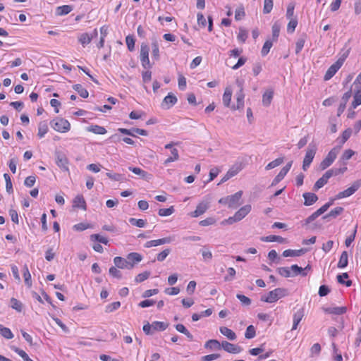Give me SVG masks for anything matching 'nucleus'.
I'll return each instance as SVG.
<instances>
[{
  "instance_id": "c85d7f7f",
  "label": "nucleus",
  "mask_w": 361,
  "mask_h": 361,
  "mask_svg": "<svg viewBox=\"0 0 361 361\" xmlns=\"http://www.w3.org/2000/svg\"><path fill=\"white\" fill-rule=\"evenodd\" d=\"M348 252H347V251H343L341 255L337 267L339 269H343L348 266Z\"/></svg>"
},
{
  "instance_id": "f3484780",
  "label": "nucleus",
  "mask_w": 361,
  "mask_h": 361,
  "mask_svg": "<svg viewBox=\"0 0 361 361\" xmlns=\"http://www.w3.org/2000/svg\"><path fill=\"white\" fill-rule=\"evenodd\" d=\"M302 197L305 200L304 204L305 206L312 205L318 200L317 195L313 192H305Z\"/></svg>"
},
{
  "instance_id": "6ab92c4d",
  "label": "nucleus",
  "mask_w": 361,
  "mask_h": 361,
  "mask_svg": "<svg viewBox=\"0 0 361 361\" xmlns=\"http://www.w3.org/2000/svg\"><path fill=\"white\" fill-rule=\"evenodd\" d=\"M322 309L326 313L336 315L343 314L347 311V308L345 307H323Z\"/></svg>"
},
{
  "instance_id": "2eb2a0df",
  "label": "nucleus",
  "mask_w": 361,
  "mask_h": 361,
  "mask_svg": "<svg viewBox=\"0 0 361 361\" xmlns=\"http://www.w3.org/2000/svg\"><path fill=\"white\" fill-rule=\"evenodd\" d=\"M346 171H347V167L346 166L331 169H329V170L326 171L325 172V173L323 175V176L329 180V179L331 177L336 176H338L339 174H342V173H343Z\"/></svg>"
},
{
  "instance_id": "ea45409f",
  "label": "nucleus",
  "mask_w": 361,
  "mask_h": 361,
  "mask_svg": "<svg viewBox=\"0 0 361 361\" xmlns=\"http://www.w3.org/2000/svg\"><path fill=\"white\" fill-rule=\"evenodd\" d=\"M127 259L135 265L142 261V257L137 252H130L127 255Z\"/></svg>"
},
{
  "instance_id": "864d4df0",
  "label": "nucleus",
  "mask_w": 361,
  "mask_h": 361,
  "mask_svg": "<svg viewBox=\"0 0 361 361\" xmlns=\"http://www.w3.org/2000/svg\"><path fill=\"white\" fill-rule=\"evenodd\" d=\"M289 20L290 21L287 25V31L289 33H293L295 31V27L298 25V19L296 17H295L294 18H291Z\"/></svg>"
},
{
  "instance_id": "6e6d98bb",
  "label": "nucleus",
  "mask_w": 361,
  "mask_h": 361,
  "mask_svg": "<svg viewBox=\"0 0 361 361\" xmlns=\"http://www.w3.org/2000/svg\"><path fill=\"white\" fill-rule=\"evenodd\" d=\"M256 335V331L254 326L250 325L247 327L246 331L245 333V337L247 339H251L254 338Z\"/></svg>"
},
{
  "instance_id": "7c9ffc66",
  "label": "nucleus",
  "mask_w": 361,
  "mask_h": 361,
  "mask_svg": "<svg viewBox=\"0 0 361 361\" xmlns=\"http://www.w3.org/2000/svg\"><path fill=\"white\" fill-rule=\"evenodd\" d=\"M274 92L272 90L266 91L262 96V104L264 106H269L272 101Z\"/></svg>"
},
{
  "instance_id": "69168bd1",
  "label": "nucleus",
  "mask_w": 361,
  "mask_h": 361,
  "mask_svg": "<svg viewBox=\"0 0 361 361\" xmlns=\"http://www.w3.org/2000/svg\"><path fill=\"white\" fill-rule=\"evenodd\" d=\"M245 16L244 7L243 6H239L235 12V19L236 20H240Z\"/></svg>"
},
{
  "instance_id": "4c0bfd02",
  "label": "nucleus",
  "mask_w": 361,
  "mask_h": 361,
  "mask_svg": "<svg viewBox=\"0 0 361 361\" xmlns=\"http://www.w3.org/2000/svg\"><path fill=\"white\" fill-rule=\"evenodd\" d=\"M171 156L167 158L164 161V165H168L171 162L176 161L179 159L178 151L176 148H173L171 150Z\"/></svg>"
},
{
  "instance_id": "37998d69",
  "label": "nucleus",
  "mask_w": 361,
  "mask_h": 361,
  "mask_svg": "<svg viewBox=\"0 0 361 361\" xmlns=\"http://www.w3.org/2000/svg\"><path fill=\"white\" fill-rule=\"evenodd\" d=\"M48 131V126L46 121H42L38 126V133L37 135L39 137H42Z\"/></svg>"
},
{
  "instance_id": "f8f14e48",
  "label": "nucleus",
  "mask_w": 361,
  "mask_h": 361,
  "mask_svg": "<svg viewBox=\"0 0 361 361\" xmlns=\"http://www.w3.org/2000/svg\"><path fill=\"white\" fill-rule=\"evenodd\" d=\"M209 208V203L207 202H201L197 204L195 211L191 212L192 217H197L203 214Z\"/></svg>"
},
{
  "instance_id": "79ce46f5",
  "label": "nucleus",
  "mask_w": 361,
  "mask_h": 361,
  "mask_svg": "<svg viewBox=\"0 0 361 361\" xmlns=\"http://www.w3.org/2000/svg\"><path fill=\"white\" fill-rule=\"evenodd\" d=\"M73 88L80 94L82 98H87L89 93L87 90L82 87L80 84H76L73 86Z\"/></svg>"
},
{
  "instance_id": "de8ad7c7",
  "label": "nucleus",
  "mask_w": 361,
  "mask_h": 361,
  "mask_svg": "<svg viewBox=\"0 0 361 361\" xmlns=\"http://www.w3.org/2000/svg\"><path fill=\"white\" fill-rule=\"evenodd\" d=\"M11 349L19 356H20L24 361H33L29 357L28 355L23 350H21L16 346H12Z\"/></svg>"
},
{
  "instance_id": "4468645a",
  "label": "nucleus",
  "mask_w": 361,
  "mask_h": 361,
  "mask_svg": "<svg viewBox=\"0 0 361 361\" xmlns=\"http://www.w3.org/2000/svg\"><path fill=\"white\" fill-rule=\"evenodd\" d=\"M243 192L241 190L238 191L234 195L228 196V207L235 208L238 206V202L241 198Z\"/></svg>"
},
{
  "instance_id": "13d9d810",
  "label": "nucleus",
  "mask_w": 361,
  "mask_h": 361,
  "mask_svg": "<svg viewBox=\"0 0 361 361\" xmlns=\"http://www.w3.org/2000/svg\"><path fill=\"white\" fill-rule=\"evenodd\" d=\"M91 41L92 39L90 37V34L87 32L81 34L79 37V42L83 47L88 44Z\"/></svg>"
},
{
  "instance_id": "09e8293b",
  "label": "nucleus",
  "mask_w": 361,
  "mask_h": 361,
  "mask_svg": "<svg viewBox=\"0 0 361 361\" xmlns=\"http://www.w3.org/2000/svg\"><path fill=\"white\" fill-rule=\"evenodd\" d=\"M10 302H11V307L13 309L16 310L18 312H22L23 305V303L20 301H19L16 298H12L11 299Z\"/></svg>"
},
{
  "instance_id": "cd10ccee",
  "label": "nucleus",
  "mask_w": 361,
  "mask_h": 361,
  "mask_svg": "<svg viewBox=\"0 0 361 361\" xmlns=\"http://www.w3.org/2000/svg\"><path fill=\"white\" fill-rule=\"evenodd\" d=\"M351 134L352 129L347 128L343 132L341 137L337 138V142L338 143L337 145H341V149L342 148L343 145L350 138Z\"/></svg>"
},
{
  "instance_id": "9b49d317",
  "label": "nucleus",
  "mask_w": 361,
  "mask_h": 361,
  "mask_svg": "<svg viewBox=\"0 0 361 361\" xmlns=\"http://www.w3.org/2000/svg\"><path fill=\"white\" fill-rule=\"evenodd\" d=\"M351 96H352V90L350 89L342 97L341 104H340V105L338 106V114H337V115L338 116H340L341 114H343V112L345 109L346 104L348 102L349 99L351 97Z\"/></svg>"
},
{
  "instance_id": "a19ab883",
  "label": "nucleus",
  "mask_w": 361,
  "mask_h": 361,
  "mask_svg": "<svg viewBox=\"0 0 361 361\" xmlns=\"http://www.w3.org/2000/svg\"><path fill=\"white\" fill-rule=\"evenodd\" d=\"M283 161H284V157H279V158L276 159L275 160L269 163L265 166V169L268 171V170L274 169V168L279 166V165H281V164H283Z\"/></svg>"
},
{
  "instance_id": "58836bf2",
  "label": "nucleus",
  "mask_w": 361,
  "mask_h": 361,
  "mask_svg": "<svg viewBox=\"0 0 361 361\" xmlns=\"http://www.w3.org/2000/svg\"><path fill=\"white\" fill-rule=\"evenodd\" d=\"M290 271H291V276H295L299 274L302 275V276H305L307 275V273L305 271H303V269L300 267H298L297 264H293L290 267Z\"/></svg>"
},
{
  "instance_id": "338daca9",
  "label": "nucleus",
  "mask_w": 361,
  "mask_h": 361,
  "mask_svg": "<svg viewBox=\"0 0 361 361\" xmlns=\"http://www.w3.org/2000/svg\"><path fill=\"white\" fill-rule=\"evenodd\" d=\"M150 276V272L148 271H144L142 273L139 274L135 279V281L137 283H141L146 279H147Z\"/></svg>"
},
{
  "instance_id": "9d476101",
  "label": "nucleus",
  "mask_w": 361,
  "mask_h": 361,
  "mask_svg": "<svg viewBox=\"0 0 361 361\" xmlns=\"http://www.w3.org/2000/svg\"><path fill=\"white\" fill-rule=\"evenodd\" d=\"M56 163L59 167L64 171H68V159L65 154L60 152H56Z\"/></svg>"
},
{
  "instance_id": "bb28decb",
  "label": "nucleus",
  "mask_w": 361,
  "mask_h": 361,
  "mask_svg": "<svg viewBox=\"0 0 361 361\" xmlns=\"http://www.w3.org/2000/svg\"><path fill=\"white\" fill-rule=\"evenodd\" d=\"M152 56L156 61H159L160 59L159 42L156 37L152 38Z\"/></svg>"
},
{
  "instance_id": "2f4dec72",
  "label": "nucleus",
  "mask_w": 361,
  "mask_h": 361,
  "mask_svg": "<svg viewBox=\"0 0 361 361\" xmlns=\"http://www.w3.org/2000/svg\"><path fill=\"white\" fill-rule=\"evenodd\" d=\"M73 10V7L70 5H63L58 6L56 10V14L57 16H64L71 13Z\"/></svg>"
},
{
  "instance_id": "a18cd8bd",
  "label": "nucleus",
  "mask_w": 361,
  "mask_h": 361,
  "mask_svg": "<svg viewBox=\"0 0 361 361\" xmlns=\"http://www.w3.org/2000/svg\"><path fill=\"white\" fill-rule=\"evenodd\" d=\"M127 258L124 259L121 257H116L114 259V263L116 267L118 269H126Z\"/></svg>"
},
{
  "instance_id": "e433bc0d",
  "label": "nucleus",
  "mask_w": 361,
  "mask_h": 361,
  "mask_svg": "<svg viewBox=\"0 0 361 361\" xmlns=\"http://www.w3.org/2000/svg\"><path fill=\"white\" fill-rule=\"evenodd\" d=\"M231 97H232V91L231 88L226 87L225 89L224 95H223V103L224 106L228 107L230 106V103L231 101Z\"/></svg>"
},
{
  "instance_id": "5701e85b",
  "label": "nucleus",
  "mask_w": 361,
  "mask_h": 361,
  "mask_svg": "<svg viewBox=\"0 0 361 361\" xmlns=\"http://www.w3.org/2000/svg\"><path fill=\"white\" fill-rule=\"evenodd\" d=\"M307 252V250L305 248H301L300 250H286L283 252V256L285 257H298L303 255Z\"/></svg>"
},
{
  "instance_id": "0e129e2a",
  "label": "nucleus",
  "mask_w": 361,
  "mask_h": 361,
  "mask_svg": "<svg viewBox=\"0 0 361 361\" xmlns=\"http://www.w3.org/2000/svg\"><path fill=\"white\" fill-rule=\"evenodd\" d=\"M281 25L277 22L274 23L272 25V37L274 40H277L279 32H280Z\"/></svg>"
},
{
  "instance_id": "3c124183",
  "label": "nucleus",
  "mask_w": 361,
  "mask_h": 361,
  "mask_svg": "<svg viewBox=\"0 0 361 361\" xmlns=\"http://www.w3.org/2000/svg\"><path fill=\"white\" fill-rule=\"evenodd\" d=\"M238 173V170H234L233 169H229L226 175L221 178V181L219 183L218 185H220L228 180H229L231 178L235 176Z\"/></svg>"
},
{
  "instance_id": "39448f33",
  "label": "nucleus",
  "mask_w": 361,
  "mask_h": 361,
  "mask_svg": "<svg viewBox=\"0 0 361 361\" xmlns=\"http://www.w3.org/2000/svg\"><path fill=\"white\" fill-rule=\"evenodd\" d=\"M149 47L146 43H142L140 47V61L142 66L145 69H149L152 68V64L149 59Z\"/></svg>"
},
{
  "instance_id": "72a5a7b5",
  "label": "nucleus",
  "mask_w": 361,
  "mask_h": 361,
  "mask_svg": "<svg viewBox=\"0 0 361 361\" xmlns=\"http://www.w3.org/2000/svg\"><path fill=\"white\" fill-rule=\"evenodd\" d=\"M361 104V87L357 89L354 94L353 101L351 104V107L355 109Z\"/></svg>"
},
{
  "instance_id": "473e14b6",
  "label": "nucleus",
  "mask_w": 361,
  "mask_h": 361,
  "mask_svg": "<svg viewBox=\"0 0 361 361\" xmlns=\"http://www.w3.org/2000/svg\"><path fill=\"white\" fill-rule=\"evenodd\" d=\"M344 209L341 207H337L334 208V209L331 210L330 212L325 216H323L324 219H326L329 218H336L338 215H340L343 212Z\"/></svg>"
},
{
  "instance_id": "774afa93",
  "label": "nucleus",
  "mask_w": 361,
  "mask_h": 361,
  "mask_svg": "<svg viewBox=\"0 0 361 361\" xmlns=\"http://www.w3.org/2000/svg\"><path fill=\"white\" fill-rule=\"evenodd\" d=\"M273 8V0H264L263 13H269Z\"/></svg>"
},
{
  "instance_id": "20e7f679",
  "label": "nucleus",
  "mask_w": 361,
  "mask_h": 361,
  "mask_svg": "<svg viewBox=\"0 0 361 361\" xmlns=\"http://www.w3.org/2000/svg\"><path fill=\"white\" fill-rule=\"evenodd\" d=\"M51 127L56 131L60 133H66L71 128L70 123L62 118H56L51 121Z\"/></svg>"
},
{
  "instance_id": "4d7b16f0",
  "label": "nucleus",
  "mask_w": 361,
  "mask_h": 361,
  "mask_svg": "<svg viewBox=\"0 0 361 361\" xmlns=\"http://www.w3.org/2000/svg\"><path fill=\"white\" fill-rule=\"evenodd\" d=\"M4 178L6 181V190L10 194L13 192V185L10 176L8 173L4 174Z\"/></svg>"
},
{
  "instance_id": "5fc2aeb1",
  "label": "nucleus",
  "mask_w": 361,
  "mask_h": 361,
  "mask_svg": "<svg viewBox=\"0 0 361 361\" xmlns=\"http://www.w3.org/2000/svg\"><path fill=\"white\" fill-rule=\"evenodd\" d=\"M272 45H273V44L271 40H267L264 42L263 47H262V51H261V54L262 56H265L266 55L268 54Z\"/></svg>"
},
{
  "instance_id": "49530a36",
  "label": "nucleus",
  "mask_w": 361,
  "mask_h": 361,
  "mask_svg": "<svg viewBox=\"0 0 361 361\" xmlns=\"http://www.w3.org/2000/svg\"><path fill=\"white\" fill-rule=\"evenodd\" d=\"M23 276H24L25 284L28 287H31L32 286L31 274H30L28 267L26 264H25L24 267H23Z\"/></svg>"
},
{
  "instance_id": "f03ea898",
  "label": "nucleus",
  "mask_w": 361,
  "mask_h": 361,
  "mask_svg": "<svg viewBox=\"0 0 361 361\" xmlns=\"http://www.w3.org/2000/svg\"><path fill=\"white\" fill-rule=\"evenodd\" d=\"M340 150L341 145H336L329 151L327 156L320 163L319 166L322 170L327 169L334 163Z\"/></svg>"
},
{
  "instance_id": "4be33fe9",
  "label": "nucleus",
  "mask_w": 361,
  "mask_h": 361,
  "mask_svg": "<svg viewBox=\"0 0 361 361\" xmlns=\"http://www.w3.org/2000/svg\"><path fill=\"white\" fill-rule=\"evenodd\" d=\"M128 170L132 171L133 173L140 176L143 179L148 180L152 178L151 174L148 173L147 171L141 169L140 168L129 166Z\"/></svg>"
},
{
  "instance_id": "dca6fc26",
  "label": "nucleus",
  "mask_w": 361,
  "mask_h": 361,
  "mask_svg": "<svg viewBox=\"0 0 361 361\" xmlns=\"http://www.w3.org/2000/svg\"><path fill=\"white\" fill-rule=\"evenodd\" d=\"M251 209L252 207L250 204H246L242 207L235 213V218L239 221L242 220L250 212Z\"/></svg>"
},
{
  "instance_id": "a878e982",
  "label": "nucleus",
  "mask_w": 361,
  "mask_h": 361,
  "mask_svg": "<svg viewBox=\"0 0 361 361\" xmlns=\"http://www.w3.org/2000/svg\"><path fill=\"white\" fill-rule=\"evenodd\" d=\"M73 207L81 208L84 210H86V202L82 195H78L73 199Z\"/></svg>"
},
{
  "instance_id": "603ef678",
  "label": "nucleus",
  "mask_w": 361,
  "mask_h": 361,
  "mask_svg": "<svg viewBox=\"0 0 361 361\" xmlns=\"http://www.w3.org/2000/svg\"><path fill=\"white\" fill-rule=\"evenodd\" d=\"M328 183V180L325 178L323 176L320 178H319L314 185L313 189L317 191L319 189L322 188L324 185Z\"/></svg>"
},
{
  "instance_id": "b1692460",
  "label": "nucleus",
  "mask_w": 361,
  "mask_h": 361,
  "mask_svg": "<svg viewBox=\"0 0 361 361\" xmlns=\"http://www.w3.org/2000/svg\"><path fill=\"white\" fill-rule=\"evenodd\" d=\"M304 317V310L302 308L299 309L297 312H295L293 314V324L292 330H295Z\"/></svg>"
},
{
  "instance_id": "1a4fd4ad",
  "label": "nucleus",
  "mask_w": 361,
  "mask_h": 361,
  "mask_svg": "<svg viewBox=\"0 0 361 361\" xmlns=\"http://www.w3.org/2000/svg\"><path fill=\"white\" fill-rule=\"evenodd\" d=\"M118 131H119L122 134L130 135L133 137L135 136L134 134L135 133H136L140 135H143V136H147L148 135V133L147 130L140 129V128H133L132 129H126V128H121L118 129Z\"/></svg>"
},
{
  "instance_id": "a211bd4d",
  "label": "nucleus",
  "mask_w": 361,
  "mask_h": 361,
  "mask_svg": "<svg viewBox=\"0 0 361 361\" xmlns=\"http://www.w3.org/2000/svg\"><path fill=\"white\" fill-rule=\"evenodd\" d=\"M355 153V151L350 149L345 150L338 161L339 164L343 166V167L346 166V161L349 160Z\"/></svg>"
},
{
  "instance_id": "680f3d73",
  "label": "nucleus",
  "mask_w": 361,
  "mask_h": 361,
  "mask_svg": "<svg viewBox=\"0 0 361 361\" xmlns=\"http://www.w3.org/2000/svg\"><path fill=\"white\" fill-rule=\"evenodd\" d=\"M120 307H121V302H118V301L114 302L108 305L106 307L105 312H107V313H110V312H112L118 310Z\"/></svg>"
},
{
  "instance_id": "393cba45",
  "label": "nucleus",
  "mask_w": 361,
  "mask_h": 361,
  "mask_svg": "<svg viewBox=\"0 0 361 361\" xmlns=\"http://www.w3.org/2000/svg\"><path fill=\"white\" fill-rule=\"evenodd\" d=\"M244 97L245 94L243 93V87H241L240 90L236 93L237 105L236 106H233L231 108L234 110L242 109L244 106Z\"/></svg>"
},
{
  "instance_id": "412c9836",
  "label": "nucleus",
  "mask_w": 361,
  "mask_h": 361,
  "mask_svg": "<svg viewBox=\"0 0 361 361\" xmlns=\"http://www.w3.org/2000/svg\"><path fill=\"white\" fill-rule=\"evenodd\" d=\"M261 240L264 242H278L279 243H287V240L281 236L276 235H270L261 238Z\"/></svg>"
},
{
  "instance_id": "aec40b11",
  "label": "nucleus",
  "mask_w": 361,
  "mask_h": 361,
  "mask_svg": "<svg viewBox=\"0 0 361 361\" xmlns=\"http://www.w3.org/2000/svg\"><path fill=\"white\" fill-rule=\"evenodd\" d=\"M177 102V98L175 95L169 93L166 96L161 104L164 108L169 109L171 106L174 105Z\"/></svg>"
},
{
  "instance_id": "c9c22d12",
  "label": "nucleus",
  "mask_w": 361,
  "mask_h": 361,
  "mask_svg": "<svg viewBox=\"0 0 361 361\" xmlns=\"http://www.w3.org/2000/svg\"><path fill=\"white\" fill-rule=\"evenodd\" d=\"M87 130L97 135H104L106 133L105 128L97 125L90 126L87 128Z\"/></svg>"
},
{
  "instance_id": "6e6552de",
  "label": "nucleus",
  "mask_w": 361,
  "mask_h": 361,
  "mask_svg": "<svg viewBox=\"0 0 361 361\" xmlns=\"http://www.w3.org/2000/svg\"><path fill=\"white\" fill-rule=\"evenodd\" d=\"M221 348H223L225 351L233 354L240 353L243 350V348L240 346L233 344L226 341L221 342Z\"/></svg>"
},
{
  "instance_id": "e2e57ef3",
  "label": "nucleus",
  "mask_w": 361,
  "mask_h": 361,
  "mask_svg": "<svg viewBox=\"0 0 361 361\" xmlns=\"http://www.w3.org/2000/svg\"><path fill=\"white\" fill-rule=\"evenodd\" d=\"M174 208L173 206L166 208V209H160L158 212V214L161 216H168L171 215L174 212Z\"/></svg>"
},
{
  "instance_id": "052dcab7",
  "label": "nucleus",
  "mask_w": 361,
  "mask_h": 361,
  "mask_svg": "<svg viewBox=\"0 0 361 361\" xmlns=\"http://www.w3.org/2000/svg\"><path fill=\"white\" fill-rule=\"evenodd\" d=\"M276 271L281 276L283 277H291V271L289 267H279Z\"/></svg>"
},
{
  "instance_id": "423d86ee",
  "label": "nucleus",
  "mask_w": 361,
  "mask_h": 361,
  "mask_svg": "<svg viewBox=\"0 0 361 361\" xmlns=\"http://www.w3.org/2000/svg\"><path fill=\"white\" fill-rule=\"evenodd\" d=\"M345 57L346 56L339 58L334 64H332L328 68L324 77V80L326 81L330 80L336 74V73L340 69V68L343 64Z\"/></svg>"
},
{
  "instance_id": "c03bdc74",
  "label": "nucleus",
  "mask_w": 361,
  "mask_h": 361,
  "mask_svg": "<svg viewBox=\"0 0 361 361\" xmlns=\"http://www.w3.org/2000/svg\"><path fill=\"white\" fill-rule=\"evenodd\" d=\"M0 334L6 339H11L13 338V334L7 327H4L2 324H0Z\"/></svg>"
},
{
  "instance_id": "f257e3e1",
  "label": "nucleus",
  "mask_w": 361,
  "mask_h": 361,
  "mask_svg": "<svg viewBox=\"0 0 361 361\" xmlns=\"http://www.w3.org/2000/svg\"><path fill=\"white\" fill-rule=\"evenodd\" d=\"M288 295V290L283 288H277L268 293L267 295H262L261 301L272 303L277 301L279 299L285 297Z\"/></svg>"
},
{
  "instance_id": "bf43d9fd",
  "label": "nucleus",
  "mask_w": 361,
  "mask_h": 361,
  "mask_svg": "<svg viewBox=\"0 0 361 361\" xmlns=\"http://www.w3.org/2000/svg\"><path fill=\"white\" fill-rule=\"evenodd\" d=\"M126 45L128 47V50L130 51H133L135 49V42L134 37L132 35H128L126 37Z\"/></svg>"
},
{
  "instance_id": "0eeeda50",
  "label": "nucleus",
  "mask_w": 361,
  "mask_h": 361,
  "mask_svg": "<svg viewBox=\"0 0 361 361\" xmlns=\"http://www.w3.org/2000/svg\"><path fill=\"white\" fill-rule=\"evenodd\" d=\"M361 186V180H358L355 181L353 185L347 188L346 190L341 191L338 192L336 196V199H342L345 197H350L353 194H354Z\"/></svg>"
},
{
  "instance_id": "c756f323",
  "label": "nucleus",
  "mask_w": 361,
  "mask_h": 361,
  "mask_svg": "<svg viewBox=\"0 0 361 361\" xmlns=\"http://www.w3.org/2000/svg\"><path fill=\"white\" fill-rule=\"evenodd\" d=\"M220 332L226 336L229 340L234 341L236 338V335L234 331H233L231 329L226 327V326H221L219 329Z\"/></svg>"
},
{
  "instance_id": "f704fd0d",
  "label": "nucleus",
  "mask_w": 361,
  "mask_h": 361,
  "mask_svg": "<svg viewBox=\"0 0 361 361\" xmlns=\"http://www.w3.org/2000/svg\"><path fill=\"white\" fill-rule=\"evenodd\" d=\"M204 348L209 349L220 350L221 349V343H220L217 340L211 339L206 342Z\"/></svg>"
},
{
  "instance_id": "8fccbe9b",
  "label": "nucleus",
  "mask_w": 361,
  "mask_h": 361,
  "mask_svg": "<svg viewBox=\"0 0 361 361\" xmlns=\"http://www.w3.org/2000/svg\"><path fill=\"white\" fill-rule=\"evenodd\" d=\"M168 326L169 324L167 323L163 322L156 321L152 322L153 331H164L168 327Z\"/></svg>"
},
{
  "instance_id": "ddd939ff",
  "label": "nucleus",
  "mask_w": 361,
  "mask_h": 361,
  "mask_svg": "<svg viewBox=\"0 0 361 361\" xmlns=\"http://www.w3.org/2000/svg\"><path fill=\"white\" fill-rule=\"evenodd\" d=\"M172 241V238L171 237H166L157 240H152L149 241H147L145 247H155L160 245L167 244L170 243Z\"/></svg>"
},
{
  "instance_id": "7ed1b4c3",
  "label": "nucleus",
  "mask_w": 361,
  "mask_h": 361,
  "mask_svg": "<svg viewBox=\"0 0 361 361\" xmlns=\"http://www.w3.org/2000/svg\"><path fill=\"white\" fill-rule=\"evenodd\" d=\"M317 149V147L315 143L311 142L309 144L302 162V169L304 171H307V169L310 167L315 156Z\"/></svg>"
}]
</instances>
